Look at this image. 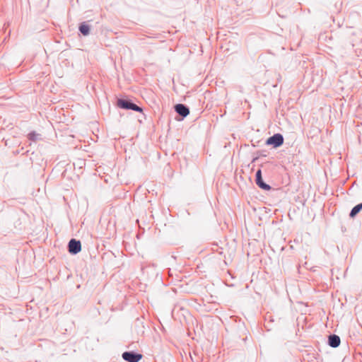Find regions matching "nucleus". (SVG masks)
<instances>
[{
    "mask_svg": "<svg viewBox=\"0 0 362 362\" xmlns=\"http://www.w3.org/2000/svg\"><path fill=\"white\" fill-rule=\"evenodd\" d=\"M362 209V203L356 205L354 206L351 213H350V217L354 218L357 214H358L361 210Z\"/></svg>",
    "mask_w": 362,
    "mask_h": 362,
    "instance_id": "obj_8",
    "label": "nucleus"
},
{
    "mask_svg": "<svg viewBox=\"0 0 362 362\" xmlns=\"http://www.w3.org/2000/svg\"><path fill=\"white\" fill-rule=\"evenodd\" d=\"M284 143L283 136L280 134H276L274 136L269 137L266 144L267 145H272L274 147L276 148L281 146Z\"/></svg>",
    "mask_w": 362,
    "mask_h": 362,
    "instance_id": "obj_2",
    "label": "nucleus"
},
{
    "mask_svg": "<svg viewBox=\"0 0 362 362\" xmlns=\"http://www.w3.org/2000/svg\"><path fill=\"white\" fill-rule=\"evenodd\" d=\"M122 358L128 362H139L142 358V355L132 352H124Z\"/></svg>",
    "mask_w": 362,
    "mask_h": 362,
    "instance_id": "obj_4",
    "label": "nucleus"
},
{
    "mask_svg": "<svg viewBox=\"0 0 362 362\" xmlns=\"http://www.w3.org/2000/svg\"><path fill=\"white\" fill-rule=\"evenodd\" d=\"M69 252L71 254H77L81 250V244L79 240L71 239L69 243Z\"/></svg>",
    "mask_w": 362,
    "mask_h": 362,
    "instance_id": "obj_3",
    "label": "nucleus"
},
{
    "mask_svg": "<svg viewBox=\"0 0 362 362\" xmlns=\"http://www.w3.org/2000/svg\"><path fill=\"white\" fill-rule=\"evenodd\" d=\"M79 30L83 35H87L89 34L90 28L87 24L82 23L79 27Z\"/></svg>",
    "mask_w": 362,
    "mask_h": 362,
    "instance_id": "obj_9",
    "label": "nucleus"
},
{
    "mask_svg": "<svg viewBox=\"0 0 362 362\" xmlns=\"http://www.w3.org/2000/svg\"><path fill=\"white\" fill-rule=\"evenodd\" d=\"M117 106L122 109L133 110L141 112L142 109L136 105L125 100L119 99L117 100Z\"/></svg>",
    "mask_w": 362,
    "mask_h": 362,
    "instance_id": "obj_1",
    "label": "nucleus"
},
{
    "mask_svg": "<svg viewBox=\"0 0 362 362\" xmlns=\"http://www.w3.org/2000/svg\"><path fill=\"white\" fill-rule=\"evenodd\" d=\"M256 183L260 188L264 190H269L271 189L269 185L263 182L261 170H258L256 173Z\"/></svg>",
    "mask_w": 362,
    "mask_h": 362,
    "instance_id": "obj_5",
    "label": "nucleus"
},
{
    "mask_svg": "<svg viewBox=\"0 0 362 362\" xmlns=\"http://www.w3.org/2000/svg\"><path fill=\"white\" fill-rule=\"evenodd\" d=\"M329 344L332 347H337L340 344V338L335 334L329 336Z\"/></svg>",
    "mask_w": 362,
    "mask_h": 362,
    "instance_id": "obj_7",
    "label": "nucleus"
},
{
    "mask_svg": "<svg viewBox=\"0 0 362 362\" xmlns=\"http://www.w3.org/2000/svg\"><path fill=\"white\" fill-rule=\"evenodd\" d=\"M175 108L176 112L182 117H186L189 113V109L182 104L176 105Z\"/></svg>",
    "mask_w": 362,
    "mask_h": 362,
    "instance_id": "obj_6",
    "label": "nucleus"
}]
</instances>
